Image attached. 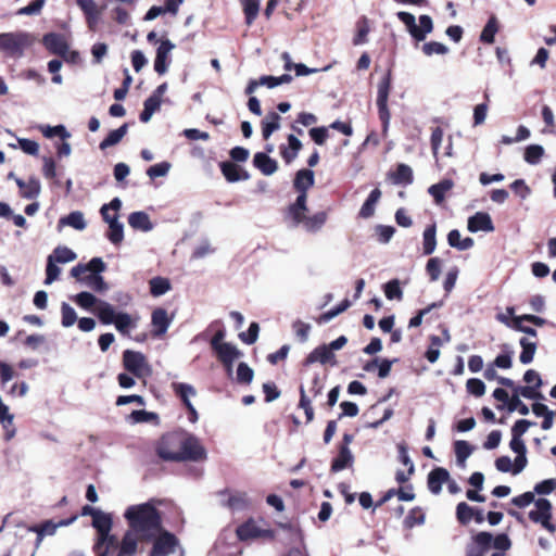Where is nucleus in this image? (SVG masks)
Masks as SVG:
<instances>
[{
	"label": "nucleus",
	"instance_id": "43",
	"mask_svg": "<svg viewBox=\"0 0 556 556\" xmlns=\"http://www.w3.org/2000/svg\"><path fill=\"white\" fill-rule=\"evenodd\" d=\"M454 451L457 464L464 467L466 459L473 452V447L467 441L459 440L454 443Z\"/></svg>",
	"mask_w": 556,
	"mask_h": 556
},
{
	"label": "nucleus",
	"instance_id": "29",
	"mask_svg": "<svg viewBox=\"0 0 556 556\" xmlns=\"http://www.w3.org/2000/svg\"><path fill=\"white\" fill-rule=\"evenodd\" d=\"M128 224L132 229L144 232L150 231L153 228V224L151 223L149 215L142 211L129 214Z\"/></svg>",
	"mask_w": 556,
	"mask_h": 556
},
{
	"label": "nucleus",
	"instance_id": "41",
	"mask_svg": "<svg viewBox=\"0 0 556 556\" xmlns=\"http://www.w3.org/2000/svg\"><path fill=\"white\" fill-rule=\"evenodd\" d=\"M116 330L123 336H128L131 328L136 327V320L128 313L118 312L116 319L113 323Z\"/></svg>",
	"mask_w": 556,
	"mask_h": 556
},
{
	"label": "nucleus",
	"instance_id": "30",
	"mask_svg": "<svg viewBox=\"0 0 556 556\" xmlns=\"http://www.w3.org/2000/svg\"><path fill=\"white\" fill-rule=\"evenodd\" d=\"M437 247V224L428 225L422 233V251L425 255H430Z\"/></svg>",
	"mask_w": 556,
	"mask_h": 556
},
{
	"label": "nucleus",
	"instance_id": "48",
	"mask_svg": "<svg viewBox=\"0 0 556 556\" xmlns=\"http://www.w3.org/2000/svg\"><path fill=\"white\" fill-rule=\"evenodd\" d=\"M351 306V302L349 299H344L340 304H338L336 307L323 313L318 318V324H325L330 321L332 318L338 316L339 314L345 312Z\"/></svg>",
	"mask_w": 556,
	"mask_h": 556
},
{
	"label": "nucleus",
	"instance_id": "63",
	"mask_svg": "<svg viewBox=\"0 0 556 556\" xmlns=\"http://www.w3.org/2000/svg\"><path fill=\"white\" fill-rule=\"evenodd\" d=\"M466 389L468 393L476 397H480L485 393V384L478 378H470L466 382Z\"/></svg>",
	"mask_w": 556,
	"mask_h": 556
},
{
	"label": "nucleus",
	"instance_id": "27",
	"mask_svg": "<svg viewBox=\"0 0 556 556\" xmlns=\"http://www.w3.org/2000/svg\"><path fill=\"white\" fill-rule=\"evenodd\" d=\"M281 116L277 112H269L262 119V137L264 140H268L274 131L280 128Z\"/></svg>",
	"mask_w": 556,
	"mask_h": 556
},
{
	"label": "nucleus",
	"instance_id": "18",
	"mask_svg": "<svg viewBox=\"0 0 556 556\" xmlns=\"http://www.w3.org/2000/svg\"><path fill=\"white\" fill-rule=\"evenodd\" d=\"M219 166L222 174L228 182H237L240 180H248L250 178L249 173L233 162H222Z\"/></svg>",
	"mask_w": 556,
	"mask_h": 556
},
{
	"label": "nucleus",
	"instance_id": "39",
	"mask_svg": "<svg viewBox=\"0 0 556 556\" xmlns=\"http://www.w3.org/2000/svg\"><path fill=\"white\" fill-rule=\"evenodd\" d=\"M498 31V22L495 15H492L486 24L484 25L481 34L480 41L486 45H492L494 42V38L496 33Z\"/></svg>",
	"mask_w": 556,
	"mask_h": 556
},
{
	"label": "nucleus",
	"instance_id": "12",
	"mask_svg": "<svg viewBox=\"0 0 556 556\" xmlns=\"http://www.w3.org/2000/svg\"><path fill=\"white\" fill-rule=\"evenodd\" d=\"M172 320L173 318L168 316L167 311L165 308H155L151 315L152 337H163L167 332V329L169 328Z\"/></svg>",
	"mask_w": 556,
	"mask_h": 556
},
{
	"label": "nucleus",
	"instance_id": "49",
	"mask_svg": "<svg viewBox=\"0 0 556 556\" xmlns=\"http://www.w3.org/2000/svg\"><path fill=\"white\" fill-rule=\"evenodd\" d=\"M351 306V302L349 299H344L340 304H338L336 307L323 313L318 318V324H325L330 321L332 318L338 316L339 314L345 312Z\"/></svg>",
	"mask_w": 556,
	"mask_h": 556
},
{
	"label": "nucleus",
	"instance_id": "13",
	"mask_svg": "<svg viewBox=\"0 0 556 556\" xmlns=\"http://www.w3.org/2000/svg\"><path fill=\"white\" fill-rule=\"evenodd\" d=\"M307 194H299L295 202L291 203L286 210V218L292 220L293 226H299L306 216L307 208Z\"/></svg>",
	"mask_w": 556,
	"mask_h": 556
},
{
	"label": "nucleus",
	"instance_id": "11",
	"mask_svg": "<svg viewBox=\"0 0 556 556\" xmlns=\"http://www.w3.org/2000/svg\"><path fill=\"white\" fill-rule=\"evenodd\" d=\"M175 49V45L169 39H162L156 49L154 60V71L159 75H164L172 62L170 52Z\"/></svg>",
	"mask_w": 556,
	"mask_h": 556
},
{
	"label": "nucleus",
	"instance_id": "42",
	"mask_svg": "<svg viewBox=\"0 0 556 556\" xmlns=\"http://www.w3.org/2000/svg\"><path fill=\"white\" fill-rule=\"evenodd\" d=\"M327 220L326 212H318L313 216H305L302 225L307 231H317L319 230Z\"/></svg>",
	"mask_w": 556,
	"mask_h": 556
},
{
	"label": "nucleus",
	"instance_id": "47",
	"mask_svg": "<svg viewBox=\"0 0 556 556\" xmlns=\"http://www.w3.org/2000/svg\"><path fill=\"white\" fill-rule=\"evenodd\" d=\"M351 306V302L349 299H344L340 304H338L336 307L323 313L318 318V324H325L330 321L332 318L338 316L339 314L345 312Z\"/></svg>",
	"mask_w": 556,
	"mask_h": 556
},
{
	"label": "nucleus",
	"instance_id": "10",
	"mask_svg": "<svg viewBox=\"0 0 556 556\" xmlns=\"http://www.w3.org/2000/svg\"><path fill=\"white\" fill-rule=\"evenodd\" d=\"M172 389L177 397L180 399L184 406L188 412V419L190 422L194 424L199 419V415L192 403L190 402V396H194L197 394V390L188 383L184 382H173Z\"/></svg>",
	"mask_w": 556,
	"mask_h": 556
},
{
	"label": "nucleus",
	"instance_id": "60",
	"mask_svg": "<svg viewBox=\"0 0 556 556\" xmlns=\"http://www.w3.org/2000/svg\"><path fill=\"white\" fill-rule=\"evenodd\" d=\"M61 313H62V326L63 327H71L73 326L77 320V315L75 309L67 303H62L61 306Z\"/></svg>",
	"mask_w": 556,
	"mask_h": 556
},
{
	"label": "nucleus",
	"instance_id": "17",
	"mask_svg": "<svg viewBox=\"0 0 556 556\" xmlns=\"http://www.w3.org/2000/svg\"><path fill=\"white\" fill-rule=\"evenodd\" d=\"M334 354L327 344H323L314 349L303 361V366H308L313 363L319 362L320 364H334Z\"/></svg>",
	"mask_w": 556,
	"mask_h": 556
},
{
	"label": "nucleus",
	"instance_id": "36",
	"mask_svg": "<svg viewBox=\"0 0 556 556\" xmlns=\"http://www.w3.org/2000/svg\"><path fill=\"white\" fill-rule=\"evenodd\" d=\"M77 516H72L66 520H61L59 523H53L51 520H46L39 526H31L28 528L29 531H40L43 534L53 535L58 527L68 526L76 520Z\"/></svg>",
	"mask_w": 556,
	"mask_h": 556
},
{
	"label": "nucleus",
	"instance_id": "15",
	"mask_svg": "<svg viewBox=\"0 0 556 556\" xmlns=\"http://www.w3.org/2000/svg\"><path fill=\"white\" fill-rule=\"evenodd\" d=\"M218 495H228V498L226 502L223 503V506L227 507L230 510H241L250 506L248 494L245 492L237 491L231 493L228 489H224L218 492Z\"/></svg>",
	"mask_w": 556,
	"mask_h": 556
},
{
	"label": "nucleus",
	"instance_id": "26",
	"mask_svg": "<svg viewBox=\"0 0 556 556\" xmlns=\"http://www.w3.org/2000/svg\"><path fill=\"white\" fill-rule=\"evenodd\" d=\"M389 179L394 185H410L414 180L412 168L406 164H399L394 172L388 174Z\"/></svg>",
	"mask_w": 556,
	"mask_h": 556
},
{
	"label": "nucleus",
	"instance_id": "25",
	"mask_svg": "<svg viewBox=\"0 0 556 556\" xmlns=\"http://www.w3.org/2000/svg\"><path fill=\"white\" fill-rule=\"evenodd\" d=\"M15 182L20 188V193L22 198L25 199H35L39 195L41 186L37 178L31 177L27 181H24L21 178H16Z\"/></svg>",
	"mask_w": 556,
	"mask_h": 556
},
{
	"label": "nucleus",
	"instance_id": "32",
	"mask_svg": "<svg viewBox=\"0 0 556 556\" xmlns=\"http://www.w3.org/2000/svg\"><path fill=\"white\" fill-rule=\"evenodd\" d=\"M118 315L114 306L105 301H100L97 307V316L101 324L111 325Z\"/></svg>",
	"mask_w": 556,
	"mask_h": 556
},
{
	"label": "nucleus",
	"instance_id": "16",
	"mask_svg": "<svg viewBox=\"0 0 556 556\" xmlns=\"http://www.w3.org/2000/svg\"><path fill=\"white\" fill-rule=\"evenodd\" d=\"M467 228L470 232H491L494 230V225L491 216L488 213L477 212L475 215L468 218Z\"/></svg>",
	"mask_w": 556,
	"mask_h": 556
},
{
	"label": "nucleus",
	"instance_id": "55",
	"mask_svg": "<svg viewBox=\"0 0 556 556\" xmlns=\"http://www.w3.org/2000/svg\"><path fill=\"white\" fill-rule=\"evenodd\" d=\"M430 345L425 353V357L430 363H435L440 356V346L442 345V340L439 336L432 334L429 337Z\"/></svg>",
	"mask_w": 556,
	"mask_h": 556
},
{
	"label": "nucleus",
	"instance_id": "31",
	"mask_svg": "<svg viewBox=\"0 0 556 556\" xmlns=\"http://www.w3.org/2000/svg\"><path fill=\"white\" fill-rule=\"evenodd\" d=\"M454 187L452 179H443L429 187L428 192L437 204H441L445 199V193Z\"/></svg>",
	"mask_w": 556,
	"mask_h": 556
},
{
	"label": "nucleus",
	"instance_id": "54",
	"mask_svg": "<svg viewBox=\"0 0 556 556\" xmlns=\"http://www.w3.org/2000/svg\"><path fill=\"white\" fill-rule=\"evenodd\" d=\"M53 257L56 263H68L76 260L77 255L67 247H58L53 250V253L49 255Z\"/></svg>",
	"mask_w": 556,
	"mask_h": 556
},
{
	"label": "nucleus",
	"instance_id": "50",
	"mask_svg": "<svg viewBox=\"0 0 556 556\" xmlns=\"http://www.w3.org/2000/svg\"><path fill=\"white\" fill-rule=\"evenodd\" d=\"M61 225H68L77 230H83L86 228V222L84 219V215L79 211H75L70 213L67 216H64L60 219Z\"/></svg>",
	"mask_w": 556,
	"mask_h": 556
},
{
	"label": "nucleus",
	"instance_id": "53",
	"mask_svg": "<svg viewBox=\"0 0 556 556\" xmlns=\"http://www.w3.org/2000/svg\"><path fill=\"white\" fill-rule=\"evenodd\" d=\"M425 514L420 507L412 508L404 519V526L407 529H412L415 526L422 525L425 522Z\"/></svg>",
	"mask_w": 556,
	"mask_h": 556
},
{
	"label": "nucleus",
	"instance_id": "56",
	"mask_svg": "<svg viewBox=\"0 0 556 556\" xmlns=\"http://www.w3.org/2000/svg\"><path fill=\"white\" fill-rule=\"evenodd\" d=\"M253 378V369L244 362L239 363L237 367V382L240 384H250Z\"/></svg>",
	"mask_w": 556,
	"mask_h": 556
},
{
	"label": "nucleus",
	"instance_id": "45",
	"mask_svg": "<svg viewBox=\"0 0 556 556\" xmlns=\"http://www.w3.org/2000/svg\"><path fill=\"white\" fill-rule=\"evenodd\" d=\"M243 7L245 23L251 26L258 15L260 3L257 0H240Z\"/></svg>",
	"mask_w": 556,
	"mask_h": 556
},
{
	"label": "nucleus",
	"instance_id": "21",
	"mask_svg": "<svg viewBox=\"0 0 556 556\" xmlns=\"http://www.w3.org/2000/svg\"><path fill=\"white\" fill-rule=\"evenodd\" d=\"M314 172L303 168L296 172L293 180V188L299 192V194H307V190L314 186Z\"/></svg>",
	"mask_w": 556,
	"mask_h": 556
},
{
	"label": "nucleus",
	"instance_id": "3",
	"mask_svg": "<svg viewBox=\"0 0 556 556\" xmlns=\"http://www.w3.org/2000/svg\"><path fill=\"white\" fill-rule=\"evenodd\" d=\"M267 526L268 522L263 518L255 520L254 518L250 517L243 523L237 527L236 534L238 540L242 542L257 539L273 542L276 540V532Z\"/></svg>",
	"mask_w": 556,
	"mask_h": 556
},
{
	"label": "nucleus",
	"instance_id": "64",
	"mask_svg": "<svg viewBox=\"0 0 556 556\" xmlns=\"http://www.w3.org/2000/svg\"><path fill=\"white\" fill-rule=\"evenodd\" d=\"M77 305L85 309L91 308L97 303V298L87 291H83L73 299Z\"/></svg>",
	"mask_w": 556,
	"mask_h": 556
},
{
	"label": "nucleus",
	"instance_id": "6",
	"mask_svg": "<svg viewBox=\"0 0 556 556\" xmlns=\"http://www.w3.org/2000/svg\"><path fill=\"white\" fill-rule=\"evenodd\" d=\"M396 16L417 42L424 41L427 35L433 30L432 18L427 14L419 16V25L416 24L415 16L409 12L400 11Z\"/></svg>",
	"mask_w": 556,
	"mask_h": 556
},
{
	"label": "nucleus",
	"instance_id": "59",
	"mask_svg": "<svg viewBox=\"0 0 556 556\" xmlns=\"http://www.w3.org/2000/svg\"><path fill=\"white\" fill-rule=\"evenodd\" d=\"M388 300H402L403 291L397 279L390 280L383 287Z\"/></svg>",
	"mask_w": 556,
	"mask_h": 556
},
{
	"label": "nucleus",
	"instance_id": "5",
	"mask_svg": "<svg viewBox=\"0 0 556 556\" xmlns=\"http://www.w3.org/2000/svg\"><path fill=\"white\" fill-rule=\"evenodd\" d=\"M33 45V37L28 33H2L0 34V51L8 56L18 59L23 56L26 48Z\"/></svg>",
	"mask_w": 556,
	"mask_h": 556
},
{
	"label": "nucleus",
	"instance_id": "52",
	"mask_svg": "<svg viewBox=\"0 0 556 556\" xmlns=\"http://www.w3.org/2000/svg\"><path fill=\"white\" fill-rule=\"evenodd\" d=\"M473 513L475 508L469 506L466 502H460L456 506V518L463 526H467L471 521Z\"/></svg>",
	"mask_w": 556,
	"mask_h": 556
},
{
	"label": "nucleus",
	"instance_id": "2",
	"mask_svg": "<svg viewBox=\"0 0 556 556\" xmlns=\"http://www.w3.org/2000/svg\"><path fill=\"white\" fill-rule=\"evenodd\" d=\"M124 517L140 541H151L162 530V514L151 503L129 506Z\"/></svg>",
	"mask_w": 556,
	"mask_h": 556
},
{
	"label": "nucleus",
	"instance_id": "24",
	"mask_svg": "<svg viewBox=\"0 0 556 556\" xmlns=\"http://www.w3.org/2000/svg\"><path fill=\"white\" fill-rule=\"evenodd\" d=\"M119 548V543L117 538L110 532L101 541V535H98V539L92 547L96 554H103L104 556H109L111 553L117 551Z\"/></svg>",
	"mask_w": 556,
	"mask_h": 556
},
{
	"label": "nucleus",
	"instance_id": "7",
	"mask_svg": "<svg viewBox=\"0 0 556 556\" xmlns=\"http://www.w3.org/2000/svg\"><path fill=\"white\" fill-rule=\"evenodd\" d=\"M122 362L124 369L138 379H144L151 375V366L146 355L141 352L125 350Z\"/></svg>",
	"mask_w": 556,
	"mask_h": 556
},
{
	"label": "nucleus",
	"instance_id": "14",
	"mask_svg": "<svg viewBox=\"0 0 556 556\" xmlns=\"http://www.w3.org/2000/svg\"><path fill=\"white\" fill-rule=\"evenodd\" d=\"M42 42L52 54L64 56L67 53L68 43L62 34L48 33L43 36Z\"/></svg>",
	"mask_w": 556,
	"mask_h": 556
},
{
	"label": "nucleus",
	"instance_id": "46",
	"mask_svg": "<svg viewBox=\"0 0 556 556\" xmlns=\"http://www.w3.org/2000/svg\"><path fill=\"white\" fill-rule=\"evenodd\" d=\"M351 306V302L349 299H344L340 304H338L336 307L323 313L318 318V324H325L330 321L332 318L338 316L339 314L345 312Z\"/></svg>",
	"mask_w": 556,
	"mask_h": 556
},
{
	"label": "nucleus",
	"instance_id": "38",
	"mask_svg": "<svg viewBox=\"0 0 556 556\" xmlns=\"http://www.w3.org/2000/svg\"><path fill=\"white\" fill-rule=\"evenodd\" d=\"M128 125L123 124L117 129L111 130L108 136L100 142L99 148L105 150L113 147L122 141L124 136L127 134Z\"/></svg>",
	"mask_w": 556,
	"mask_h": 556
},
{
	"label": "nucleus",
	"instance_id": "33",
	"mask_svg": "<svg viewBox=\"0 0 556 556\" xmlns=\"http://www.w3.org/2000/svg\"><path fill=\"white\" fill-rule=\"evenodd\" d=\"M92 527L97 530L98 535H101V541L106 536L112 529V518L110 515L99 511L92 519Z\"/></svg>",
	"mask_w": 556,
	"mask_h": 556
},
{
	"label": "nucleus",
	"instance_id": "28",
	"mask_svg": "<svg viewBox=\"0 0 556 556\" xmlns=\"http://www.w3.org/2000/svg\"><path fill=\"white\" fill-rule=\"evenodd\" d=\"M380 198V189L375 188L374 190H371L368 198L365 200L358 212V217L363 219L372 217L375 214L376 205L379 202Z\"/></svg>",
	"mask_w": 556,
	"mask_h": 556
},
{
	"label": "nucleus",
	"instance_id": "4",
	"mask_svg": "<svg viewBox=\"0 0 556 556\" xmlns=\"http://www.w3.org/2000/svg\"><path fill=\"white\" fill-rule=\"evenodd\" d=\"M392 89V71L389 68L383 77L378 83L377 90V109L378 116L382 125V136L386 138L388 136L391 113L388 106L390 91Z\"/></svg>",
	"mask_w": 556,
	"mask_h": 556
},
{
	"label": "nucleus",
	"instance_id": "37",
	"mask_svg": "<svg viewBox=\"0 0 556 556\" xmlns=\"http://www.w3.org/2000/svg\"><path fill=\"white\" fill-rule=\"evenodd\" d=\"M214 352L222 364H233L235 359L240 356V352L230 343L219 345Z\"/></svg>",
	"mask_w": 556,
	"mask_h": 556
},
{
	"label": "nucleus",
	"instance_id": "61",
	"mask_svg": "<svg viewBox=\"0 0 556 556\" xmlns=\"http://www.w3.org/2000/svg\"><path fill=\"white\" fill-rule=\"evenodd\" d=\"M421 50L427 56H431L432 54H446L448 52V48L438 41H429L424 43Z\"/></svg>",
	"mask_w": 556,
	"mask_h": 556
},
{
	"label": "nucleus",
	"instance_id": "23",
	"mask_svg": "<svg viewBox=\"0 0 556 556\" xmlns=\"http://www.w3.org/2000/svg\"><path fill=\"white\" fill-rule=\"evenodd\" d=\"M139 540L140 538L136 532L131 530L126 531L119 543L116 556H134L137 553Z\"/></svg>",
	"mask_w": 556,
	"mask_h": 556
},
{
	"label": "nucleus",
	"instance_id": "35",
	"mask_svg": "<svg viewBox=\"0 0 556 556\" xmlns=\"http://www.w3.org/2000/svg\"><path fill=\"white\" fill-rule=\"evenodd\" d=\"M370 31L369 21L366 16H361L356 22V31L353 37V45L361 46L368 41Z\"/></svg>",
	"mask_w": 556,
	"mask_h": 556
},
{
	"label": "nucleus",
	"instance_id": "1",
	"mask_svg": "<svg viewBox=\"0 0 556 556\" xmlns=\"http://www.w3.org/2000/svg\"><path fill=\"white\" fill-rule=\"evenodd\" d=\"M155 451L164 462H203L207 457L206 450L198 438L184 431L163 434Z\"/></svg>",
	"mask_w": 556,
	"mask_h": 556
},
{
	"label": "nucleus",
	"instance_id": "9",
	"mask_svg": "<svg viewBox=\"0 0 556 556\" xmlns=\"http://www.w3.org/2000/svg\"><path fill=\"white\" fill-rule=\"evenodd\" d=\"M152 540L153 546L149 556H167L174 553L178 545V539L176 535L163 528Z\"/></svg>",
	"mask_w": 556,
	"mask_h": 556
},
{
	"label": "nucleus",
	"instance_id": "8",
	"mask_svg": "<svg viewBox=\"0 0 556 556\" xmlns=\"http://www.w3.org/2000/svg\"><path fill=\"white\" fill-rule=\"evenodd\" d=\"M528 517L532 522L539 523L549 533L556 532V525L552 521L553 505L547 498H538L535 501V508L529 511Z\"/></svg>",
	"mask_w": 556,
	"mask_h": 556
},
{
	"label": "nucleus",
	"instance_id": "58",
	"mask_svg": "<svg viewBox=\"0 0 556 556\" xmlns=\"http://www.w3.org/2000/svg\"><path fill=\"white\" fill-rule=\"evenodd\" d=\"M40 130L46 138H53L55 136L60 137L62 140H65L70 137L66 128L63 125L58 126H41Z\"/></svg>",
	"mask_w": 556,
	"mask_h": 556
},
{
	"label": "nucleus",
	"instance_id": "20",
	"mask_svg": "<svg viewBox=\"0 0 556 556\" xmlns=\"http://www.w3.org/2000/svg\"><path fill=\"white\" fill-rule=\"evenodd\" d=\"M253 165L265 176H270L278 169L277 161L264 152L254 154Z\"/></svg>",
	"mask_w": 556,
	"mask_h": 556
},
{
	"label": "nucleus",
	"instance_id": "19",
	"mask_svg": "<svg viewBox=\"0 0 556 556\" xmlns=\"http://www.w3.org/2000/svg\"><path fill=\"white\" fill-rule=\"evenodd\" d=\"M450 473L443 467H435L428 475V489L433 494H439L442 490V484L448 482Z\"/></svg>",
	"mask_w": 556,
	"mask_h": 556
},
{
	"label": "nucleus",
	"instance_id": "62",
	"mask_svg": "<svg viewBox=\"0 0 556 556\" xmlns=\"http://www.w3.org/2000/svg\"><path fill=\"white\" fill-rule=\"evenodd\" d=\"M308 135L314 143L317 146H324L329 137L328 127L320 126L311 128L308 130Z\"/></svg>",
	"mask_w": 556,
	"mask_h": 556
},
{
	"label": "nucleus",
	"instance_id": "40",
	"mask_svg": "<svg viewBox=\"0 0 556 556\" xmlns=\"http://www.w3.org/2000/svg\"><path fill=\"white\" fill-rule=\"evenodd\" d=\"M149 287L153 296H161L172 289L169 279L161 276L150 279Z\"/></svg>",
	"mask_w": 556,
	"mask_h": 556
},
{
	"label": "nucleus",
	"instance_id": "51",
	"mask_svg": "<svg viewBox=\"0 0 556 556\" xmlns=\"http://www.w3.org/2000/svg\"><path fill=\"white\" fill-rule=\"evenodd\" d=\"M544 155V148L540 144H530L525 149L523 159L527 163L535 165Z\"/></svg>",
	"mask_w": 556,
	"mask_h": 556
},
{
	"label": "nucleus",
	"instance_id": "34",
	"mask_svg": "<svg viewBox=\"0 0 556 556\" xmlns=\"http://www.w3.org/2000/svg\"><path fill=\"white\" fill-rule=\"evenodd\" d=\"M108 239L115 245H118L124 239V227L118 222V214H113L111 220H109Z\"/></svg>",
	"mask_w": 556,
	"mask_h": 556
},
{
	"label": "nucleus",
	"instance_id": "22",
	"mask_svg": "<svg viewBox=\"0 0 556 556\" xmlns=\"http://www.w3.org/2000/svg\"><path fill=\"white\" fill-rule=\"evenodd\" d=\"M353 462L354 457L349 446L340 445L338 455L331 462L330 470L332 472H339L345 468L351 467Z\"/></svg>",
	"mask_w": 556,
	"mask_h": 556
},
{
	"label": "nucleus",
	"instance_id": "57",
	"mask_svg": "<svg viewBox=\"0 0 556 556\" xmlns=\"http://www.w3.org/2000/svg\"><path fill=\"white\" fill-rule=\"evenodd\" d=\"M299 407L302 408L306 416V422H311L314 419V408L312 406L311 400L305 393L303 386L300 387V401Z\"/></svg>",
	"mask_w": 556,
	"mask_h": 556
},
{
	"label": "nucleus",
	"instance_id": "44",
	"mask_svg": "<svg viewBox=\"0 0 556 556\" xmlns=\"http://www.w3.org/2000/svg\"><path fill=\"white\" fill-rule=\"evenodd\" d=\"M519 344L522 348V351L519 355V361L522 364H530L533 361L535 351H536V343L530 342L527 338H521L519 340Z\"/></svg>",
	"mask_w": 556,
	"mask_h": 556
}]
</instances>
